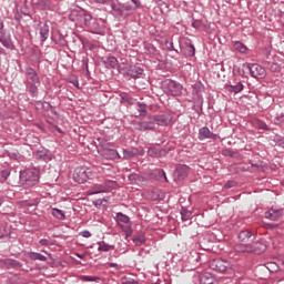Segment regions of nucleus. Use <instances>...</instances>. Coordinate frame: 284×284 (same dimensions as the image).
<instances>
[{
	"mask_svg": "<svg viewBox=\"0 0 284 284\" xmlns=\"http://www.w3.org/2000/svg\"><path fill=\"white\" fill-rule=\"evenodd\" d=\"M180 214L183 222L190 221V219H192V211H189L185 207L181 209Z\"/></svg>",
	"mask_w": 284,
	"mask_h": 284,
	"instance_id": "e433bc0d",
	"label": "nucleus"
},
{
	"mask_svg": "<svg viewBox=\"0 0 284 284\" xmlns=\"http://www.w3.org/2000/svg\"><path fill=\"white\" fill-rule=\"evenodd\" d=\"M230 263L223 261L222 258L212 260L209 264V267L214 272H219L220 274H224L227 272Z\"/></svg>",
	"mask_w": 284,
	"mask_h": 284,
	"instance_id": "0eeeda50",
	"label": "nucleus"
},
{
	"mask_svg": "<svg viewBox=\"0 0 284 284\" xmlns=\"http://www.w3.org/2000/svg\"><path fill=\"white\" fill-rule=\"evenodd\" d=\"M40 245H44L45 247H48V245H52V243H50L47 239H42L40 240Z\"/></svg>",
	"mask_w": 284,
	"mask_h": 284,
	"instance_id": "e2e57ef3",
	"label": "nucleus"
},
{
	"mask_svg": "<svg viewBox=\"0 0 284 284\" xmlns=\"http://www.w3.org/2000/svg\"><path fill=\"white\" fill-rule=\"evenodd\" d=\"M233 250H234V252H239L240 254H250V243H246V244H243V243L235 244Z\"/></svg>",
	"mask_w": 284,
	"mask_h": 284,
	"instance_id": "cd10ccee",
	"label": "nucleus"
},
{
	"mask_svg": "<svg viewBox=\"0 0 284 284\" xmlns=\"http://www.w3.org/2000/svg\"><path fill=\"white\" fill-rule=\"evenodd\" d=\"M122 101H123V103H128V105H134L136 100H134V98H132L128 94H124V95H122Z\"/></svg>",
	"mask_w": 284,
	"mask_h": 284,
	"instance_id": "de8ad7c7",
	"label": "nucleus"
},
{
	"mask_svg": "<svg viewBox=\"0 0 284 284\" xmlns=\"http://www.w3.org/2000/svg\"><path fill=\"white\" fill-rule=\"evenodd\" d=\"M10 159H21V155L19 154V151H13L9 153Z\"/></svg>",
	"mask_w": 284,
	"mask_h": 284,
	"instance_id": "4d7b16f0",
	"label": "nucleus"
},
{
	"mask_svg": "<svg viewBox=\"0 0 284 284\" xmlns=\"http://www.w3.org/2000/svg\"><path fill=\"white\" fill-rule=\"evenodd\" d=\"M223 156H231V159H234L236 156V152L232 151L231 149H224L222 150Z\"/></svg>",
	"mask_w": 284,
	"mask_h": 284,
	"instance_id": "8fccbe9b",
	"label": "nucleus"
},
{
	"mask_svg": "<svg viewBox=\"0 0 284 284\" xmlns=\"http://www.w3.org/2000/svg\"><path fill=\"white\" fill-rule=\"evenodd\" d=\"M275 121L276 123H284V115L277 116Z\"/></svg>",
	"mask_w": 284,
	"mask_h": 284,
	"instance_id": "69168bd1",
	"label": "nucleus"
},
{
	"mask_svg": "<svg viewBox=\"0 0 284 284\" xmlns=\"http://www.w3.org/2000/svg\"><path fill=\"white\" fill-rule=\"evenodd\" d=\"M132 229L130 231L124 232L125 239H130V236H132Z\"/></svg>",
	"mask_w": 284,
	"mask_h": 284,
	"instance_id": "338daca9",
	"label": "nucleus"
},
{
	"mask_svg": "<svg viewBox=\"0 0 284 284\" xmlns=\"http://www.w3.org/2000/svg\"><path fill=\"white\" fill-rule=\"evenodd\" d=\"M165 45L168 48V50H170L171 52L174 51V42H170V41H165Z\"/></svg>",
	"mask_w": 284,
	"mask_h": 284,
	"instance_id": "13d9d810",
	"label": "nucleus"
},
{
	"mask_svg": "<svg viewBox=\"0 0 284 284\" xmlns=\"http://www.w3.org/2000/svg\"><path fill=\"white\" fill-rule=\"evenodd\" d=\"M3 265L4 267H7V270H21V267H23V264H21V262L12 258L3 260Z\"/></svg>",
	"mask_w": 284,
	"mask_h": 284,
	"instance_id": "6ab92c4d",
	"label": "nucleus"
},
{
	"mask_svg": "<svg viewBox=\"0 0 284 284\" xmlns=\"http://www.w3.org/2000/svg\"><path fill=\"white\" fill-rule=\"evenodd\" d=\"M10 236V230L7 225H0V239H8Z\"/></svg>",
	"mask_w": 284,
	"mask_h": 284,
	"instance_id": "a18cd8bd",
	"label": "nucleus"
},
{
	"mask_svg": "<svg viewBox=\"0 0 284 284\" xmlns=\"http://www.w3.org/2000/svg\"><path fill=\"white\" fill-rule=\"evenodd\" d=\"M121 283H122V284H139V281H135V280L132 278V277L123 276V277L121 278Z\"/></svg>",
	"mask_w": 284,
	"mask_h": 284,
	"instance_id": "09e8293b",
	"label": "nucleus"
},
{
	"mask_svg": "<svg viewBox=\"0 0 284 284\" xmlns=\"http://www.w3.org/2000/svg\"><path fill=\"white\" fill-rule=\"evenodd\" d=\"M248 243V254H263L267 250V245L261 241H251Z\"/></svg>",
	"mask_w": 284,
	"mask_h": 284,
	"instance_id": "6e6552de",
	"label": "nucleus"
},
{
	"mask_svg": "<svg viewBox=\"0 0 284 284\" xmlns=\"http://www.w3.org/2000/svg\"><path fill=\"white\" fill-rule=\"evenodd\" d=\"M132 10H133V8H132L131 4L122 3V13H123V12H130V11H132Z\"/></svg>",
	"mask_w": 284,
	"mask_h": 284,
	"instance_id": "6e6d98bb",
	"label": "nucleus"
},
{
	"mask_svg": "<svg viewBox=\"0 0 284 284\" xmlns=\"http://www.w3.org/2000/svg\"><path fill=\"white\" fill-rule=\"evenodd\" d=\"M215 281L211 273H204L200 276L201 284H214Z\"/></svg>",
	"mask_w": 284,
	"mask_h": 284,
	"instance_id": "c756f323",
	"label": "nucleus"
},
{
	"mask_svg": "<svg viewBox=\"0 0 284 284\" xmlns=\"http://www.w3.org/2000/svg\"><path fill=\"white\" fill-rule=\"evenodd\" d=\"M84 17V26L92 32L93 34H100L101 30H103V26L101 24V19H97L92 17L90 12H85Z\"/></svg>",
	"mask_w": 284,
	"mask_h": 284,
	"instance_id": "7ed1b4c3",
	"label": "nucleus"
},
{
	"mask_svg": "<svg viewBox=\"0 0 284 284\" xmlns=\"http://www.w3.org/2000/svg\"><path fill=\"white\" fill-rule=\"evenodd\" d=\"M109 182H104L102 184H95L92 189H91V193L92 194H103V192H108L110 190V184H108Z\"/></svg>",
	"mask_w": 284,
	"mask_h": 284,
	"instance_id": "aec40b11",
	"label": "nucleus"
},
{
	"mask_svg": "<svg viewBox=\"0 0 284 284\" xmlns=\"http://www.w3.org/2000/svg\"><path fill=\"white\" fill-rule=\"evenodd\" d=\"M162 90L164 94H168V97H181L183 93V84L174 80L166 79L162 81Z\"/></svg>",
	"mask_w": 284,
	"mask_h": 284,
	"instance_id": "f03ea898",
	"label": "nucleus"
},
{
	"mask_svg": "<svg viewBox=\"0 0 284 284\" xmlns=\"http://www.w3.org/2000/svg\"><path fill=\"white\" fill-rule=\"evenodd\" d=\"M253 79H265L267 75L265 68L261 67L258 63H248L245 65Z\"/></svg>",
	"mask_w": 284,
	"mask_h": 284,
	"instance_id": "39448f33",
	"label": "nucleus"
},
{
	"mask_svg": "<svg viewBox=\"0 0 284 284\" xmlns=\"http://www.w3.org/2000/svg\"><path fill=\"white\" fill-rule=\"evenodd\" d=\"M94 173L87 166H78L73 172V180L75 183H85L89 179H92Z\"/></svg>",
	"mask_w": 284,
	"mask_h": 284,
	"instance_id": "20e7f679",
	"label": "nucleus"
},
{
	"mask_svg": "<svg viewBox=\"0 0 284 284\" xmlns=\"http://www.w3.org/2000/svg\"><path fill=\"white\" fill-rule=\"evenodd\" d=\"M128 179L132 185H139L140 183H143V181H145V178L136 173L129 174Z\"/></svg>",
	"mask_w": 284,
	"mask_h": 284,
	"instance_id": "c85d7f7f",
	"label": "nucleus"
},
{
	"mask_svg": "<svg viewBox=\"0 0 284 284\" xmlns=\"http://www.w3.org/2000/svg\"><path fill=\"white\" fill-rule=\"evenodd\" d=\"M40 176H41V171L37 168H31L24 171H20L19 184L24 189L34 187V185L39 183Z\"/></svg>",
	"mask_w": 284,
	"mask_h": 284,
	"instance_id": "f257e3e1",
	"label": "nucleus"
},
{
	"mask_svg": "<svg viewBox=\"0 0 284 284\" xmlns=\"http://www.w3.org/2000/svg\"><path fill=\"white\" fill-rule=\"evenodd\" d=\"M34 6L37 10H52V1L50 0H38Z\"/></svg>",
	"mask_w": 284,
	"mask_h": 284,
	"instance_id": "b1692460",
	"label": "nucleus"
},
{
	"mask_svg": "<svg viewBox=\"0 0 284 284\" xmlns=\"http://www.w3.org/2000/svg\"><path fill=\"white\" fill-rule=\"evenodd\" d=\"M152 199H153V201H162L163 193L160 191H155V192H153Z\"/></svg>",
	"mask_w": 284,
	"mask_h": 284,
	"instance_id": "3c124183",
	"label": "nucleus"
},
{
	"mask_svg": "<svg viewBox=\"0 0 284 284\" xmlns=\"http://www.w3.org/2000/svg\"><path fill=\"white\" fill-rule=\"evenodd\" d=\"M148 156H151L152 159H159V149H156V146L149 148Z\"/></svg>",
	"mask_w": 284,
	"mask_h": 284,
	"instance_id": "c03bdc74",
	"label": "nucleus"
},
{
	"mask_svg": "<svg viewBox=\"0 0 284 284\" xmlns=\"http://www.w3.org/2000/svg\"><path fill=\"white\" fill-rule=\"evenodd\" d=\"M254 125L255 128H257V130H264V132H270V126H267V123L263 122V120H254Z\"/></svg>",
	"mask_w": 284,
	"mask_h": 284,
	"instance_id": "473e14b6",
	"label": "nucleus"
},
{
	"mask_svg": "<svg viewBox=\"0 0 284 284\" xmlns=\"http://www.w3.org/2000/svg\"><path fill=\"white\" fill-rule=\"evenodd\" d=\"M79 280L82 281L83 283H88V282L94 283V282L99 281L100 277L90 276V275H81L79 277Z\"/></svg>",
	"mask_w": 284,
	"mask_h": 284,
	"instance_id": "37998d69",
	"label": "nucleus"
},
{
	"mask_svg": "<svg viewBox=\"0 0 284 284\" xmlns=\"http://www.w3.org/2000/svg\"><path fill=\"white\" fill-rule=\"evenodd\" d=\"M95 3H102L104 6H108L110 3V0H94Z\"/></svg>",
	"mask_w": 284,
	"mask_h": 284,
	"instance_id": "0e129e2a",
	"label": "nucleus"
},
{
	"mask_svg": "<svg viewBox=\"0 0 284 284\" xmlns=\"http://www.w3.org/2000/svg\"><path fill=\"white\" fill-rule=\"evenodd\" d=\"M108 6L111 7V10H113L118 17H123V3L115 4L114 0H110Z\"/></svg>",
	"mask_w": 284,
	"mask_h": 284,
	"instance_id": "a878e982",
	"label": "nucleus"
},
{
	"mask_svg": "<svg viewBox=\"0 0 284 284\" xmlns=\"http://www.w3.org/2000/svg\"><path fill=\"white\" fill-rule=\"evenodd\" d=\"M266 270H268V272H271L272 274L278 272L280 267L278 264H276L275 262H268L265 264Z\"/></svg>",
	"mask_w": 284,
	"mask_h": 284,
	"instance_id": "79ce46f5",
	"label": "nucleus"
},
{
	"mask_svg": "<svg viewBox=\"0 0 284 284\" xmlns=\"http://www.w3.org/2000/svg\"><path fill=\"white\" fill-rule=\"evenodd\" d=\"M190 174V166L185 164H178L174 172H173V180L174 181H185L187 175Z\"/></svg>",
	"mask_w": 284,
	"mask_h": 284,
	"instance_id": "423d86ee",
	"label": "nucleus"
},
{
	"mask_svg": "<svg viewBox=\"0 0 284 284\" xmlns=\"http://www.w3.org/2000/svg\"><path fill=\"white\" fill-rule=\"evenodd\" d=\"M180 50L184 57H194L196 54V49L194 44H192V40H185L184 42H180Z\"/></svg>",
	"mask_w": 284,
	"mask_h": 284,
	"instance_id": "1a4fd4ad",
	"label": "nucleus"
},
{
	"mask_svg": "<svg viewBox=\"0 0 284 284\" xmlns=\"http://www.w3.org/2000/svg\"><path fill=\"white\" fill-rule=\"evenodd\" d=\"M264 216L265 219H268V221H278V219L283 216V209L271 207L264 213Z\"/></svg>",
	"mask_w": 284,
	"mask_h": 284,
	"instance_id": "2eb2a0df",
	"label": "nucleus"
},
{
	"mask_svg": "<svg viewBox=\"0 0 284 284\" xmlns=\"http://www.w3.org/2000/svg\"><path fill=\"white\" fill-rule=\"evenodd\" d=\"M51 214L55 219H59V221H65V212L61 211L60 209H52Z\"/></svg>",
	"mask_w": 284,
	"mask_h": 284,
	"instance_id": "72a5a7b5",
	"label": "nucleus"
},
{
	"mask_svg": "<svg viewBox=\"0 0 284 284\" xmlns=\"http://www.w3.org/2000/svg\"><path fill=\"white\" fill-rule=\"evenodd\" d=\"M71 83L74 85V88H79V80L78 79L72 80Z\"/></svg>",
	"mask_w": 284,
	"mask_h": 284,
	"instance_id": "774afa93",
	"label": "nucleus"
},
{
	"mask_svg": "<svg viewBox=\"0 0 284 284\" xmlns=\"http://www.w3.org/2000/svg\"><path fill=\"white\" fill-rule=\"evenodd\" d=\"M154 128H156L154 115L149 116L146 120H142L139 124L140 132H148L150 130H154Z\"/></svg>",
	"mask_w": 284,
	"mask_h": 284,
	"instance_id": "9d476101",
	"label": "nucleus"
},
{
	"mask_svg": "<svg viewBox=\"0 0 284 284\" xmlns=\"http://www.w3.org/2000/svg\"><path fill=\"white\" fill-rule=\"evenodd\" d=\"M104 64H105V68H112L113 70L118 69L119 72H121V65H119V60L112 55L108 57L104 60Z\"/></svg>",
	"mask_w": 284,
	"mask_h": 284,
	"instance_id": "412c9836",
	"label": "nucleus"
},
{
	"mask_svg": "<svg viewBox=\"0 0 284 284\" xmlns=\"http://www.w3.org/2000/svg\"><path fill=\"white\" fill-rule=\"evenodd\" d=\"M135 110H136L135 116H148V104L142 102H136Z\"/></svg>",
	"mask_w": 284,
	"mask_h": 284,
	"instance_id": "5701e85b",
	"label": "nucleus"
},
{
	"mask_svg": "<svg viewBox=\"0 0 284 284\" xmlns=\"http://www.w3.org/2000/svg\"><path fill=\"white\" fill-rule=\"evenodd\" d=\"M0 43H2V45H4L7 50H12V48H14V44H12V40L4 36H0Z\"/></svg>",
	"mask_w": 284,
	"mask_h": 284,
	"instance_id": "2f4dec72",
	"label": "nucleus"
},
{
	"mask_svg": "<svg viewBox=\"0 0 284 284\" xmlns=\"http://www.w3.org/2000/svg\"><path fill=\"white\" fill-rule=\"evenodd\" d=\"M126 74L132 79H141L143 77V68L136 65H130Z\"/></svg>",
	"mask_w": 284,
	"mask_h": 284,
	"instance_id": "a211bd4d",
	"label": "nucleus"
},
{
	"mask_svg": "<svg viewBox=\"0 0 284 284\" xmlns=\"http://www.w3.org/2000/svg\"><path fill=\"white\" fill-rule=\"evenodd\" d=\"M36 159H38V161H52V153H50V151L48 149H40L36 152Z\"/></svg>",
	"mask_w": 284,
	"mask_h": 284,
	"instance_id": "f3484780",
	"label": "nucleus"
},
{
	"mask_svg": "<svg viewBox=\"0 0 284 284\" xmlns=\"http://www.w3.org/2000/svg\"><path fill=\"white\" fill-rule=\"evenodd\" d=\"M234 48L235 50H237V52H241V54H247V47L241 42V41H237L234 43Z\"/></svg>",
	"mask_w": 284,
	"mask_h": 284,
	"instance_id": "4c0bfd02",
	"label": "nucleus"
},
{
	"mask_svg": "<svg viewBox=\"0 0 284 284\" xmlns=\"http://www.w3.org/2000/svg\"><path fill=\"white\" fill-rule=\"evenodd\" d=\"M121 230H123V232H130V230H132V225H124V224H120Z\"/></svg>",
	"mask_w": 284,
	"mask_h": 284,
	"instance_id": "052dcab7",
	"label": "nucleus"
},
{
	"mask_svg": "<svg viewBox=\"0 0 284 284\" xmlns=\"http://www.w3.org/2000/svg\"><path fill=\"white\" fill-rule=\"evenodd\" d=\"M203 26V22L201 20H193L192 21V28H195V30H199Z\"/></svg>",
	"mask_w": 284,
	"mask_h": 284,
	"instance_id": "864d4df0",
	"label": "nucleus"
},
{
	"mask_svg": "<svg viewBox=\"0 0 284 284\" xmlns=\"http://www.w3.org/2000/svg\"><path fill=\"white\" fill-rule=\"evenodd\" d=\"M131 2L133 3L135 10H139V9L143 8V4L141 3V0H131Z\"/></svg>",
	"mask_w": 284,
	"mask_h": 284,
	"instance_id": "5fc2aeb1",
	"label": "nucleus"
},
{
	"mask_svg": "<svg viewBox=\"0 0 284 284\" xmlns=\"http://www.w3.org/2000/svg\"><path fill=\"white\" fill-rule=\"evenodd\" d=\"M39 85H41V82H28V92L31 97H39Z\"/></svg>",
	"mask_w": 284,
	"mask_h": 284,
	"instance_id": "393cba45",
	"label": "nucleus"
},
{
	"mask_svg": "<svg viewBox=\"0 0 284 284\" xmlns=\"http://www.w3.org/2000/svg\"><path fill=\"white\" fill-rule=\"evenodd\" d=\"M29 258H31V261H42V262L48 261V257H45V255L41 253H36V252L29 253Z\"/></svg>",
	"mask_w": 284,
	"mask_h": 284,
	"instance_id": "f704fd0d",
	"label": "nucleus"
},
{
	"mask_svg": "<svg viewBox=\"0 0 284 284\" xmlns=\"http://www.w3.org/2000/svg\"><path fill=\"white\" fill-rule=\"evenodd\" d=\"M153 121L156 125H170L172 122V115H170V113L153 115Z\"/></svg>",
	"mask_w": 284,
	"mask_h": 284,
	"instance_id": "ddd939ff",
	"label": "nucleus"
},
{
	"mask_svg": "<svg viewBox=\"0 0 284 284\" xmlns=\"http://www.w3.org/2000/svg\"><path fill=\"white\" fill-rule=\"evenodd\" d=\"M227 90L234 94H239V92H243V83L239 82L236 85H229Z\"/></svg>",
	"mask_w": 284,
	"mask_h": 284,
	"instance_id": "ea45409f",
	"label": "nucleus"
},
{
	"mask_svg": "<svg viewBox=\"0 0 284 284\" xmlns=\"http://www.w3.org/2000/svg\"><path fill=\"white\" fill-rule=\"evenodd\" d=\"M132 241L134 245H136L138 247H141V245L145 243V233L143 231L136 232L133 235Z\"/></svg>",
	"mask_w": 284,
	"mask_h": 284,
	"instance_id": "4be33fe9",
	"label": "nucleus"
},
{
	"mask_svg": "<svg viewBox=\"0 0 284 284\" xmlns=\"http://www.w3.org/2000/svg\"><path fill=\"white\" fill-rule=\"evenodd\" d=\"M234 185H236V182H234V181H229V182L224 185V187H225L226 190H230V189L234 187Z\"/></svg>",
	"mask_w": 284,
	"mask_h": 284,
	"instance_id": "bf43d9fd",
	"label": "nucleus"
},
{
	"mask_svg": "<svg viewBox=\"0 0 284 284\" xmlns=\"http://www.w3.org/2000/svg\"><path fill=\"white\" fill-rule=\"evenodd\" d=\"M81 236H83V239H90V236H92V233H90V231H82Z\"/></svg>",
	"mask_w": 284,
	"mask_h": 284,
	"instance_id": "680f3d73",
	"label": "nucleus"
},
{
	"mask_svg": "<svg viewBox=\"0 0 284 284\" xmlns=\"http://www.w3.org/2000/svg\"><path fill=\"white\" fill-rule=\"evenodd\" d=\"M115 221L119 226L123 225V223L128 225V223H130V216L119 212L116 213Z\"/></svg>",
	"mask_w": 284,
	"mask_h": 284,
	"instance_id": "7c9ffc66",
	"label": "nucleus"
},
{
	"mask_svg": "<svg viewBox=\"0 0 284 284\" xmlns=\"http://www.w3.org/2000/svg\"><path fill=\"white\" fill-rule=\"evenodd\" d=\"M101 156L106 161H114V159H121V155H119V152L116 150L105 146L101 151Z\"/></svg>",
	"mask_w": 284,
	"mask_h": 284,
	"instance_id": "f8f14e48",
	"label": "nucleus"
},
{
	"mask_svg": "<svg viewBox=\"0 0 284 284\" xmlns=\"http://www.w3.org/2000/svg\"><path fill=\"white\" fill-rule=\"evenodd\" d=\"M48 37H50V26L48 23H44L40 27V40L48 41Z\"/></svg>",
	"mask_w": 284,
	"mask_h": 284,
	"instance_id": "bb28decb",
	"label": "nucleus"
},
{
	"mask_svg": "<svg viewBox=\"0 0 284 284\" xmlns=\"http://www.w3.org/2000/svg\"><path fill=\"white\" fill-rule=\"evenodd\" d=\"M264 65L271 72H281V65H278L276 62H265Z\"/></svg>",
	"mask_w": 284,
	"mask_h": 284,
	"instance_id": "c9c22d12",
	"label": "nucleus"
},
{
	"mask_svg": "<svg viewBox=\"0 0 284 284\" xmlns=\"http://www.w3.org/2000/svg\"><path fill=\"white\" fill-rule=\"evenodd\" d=\"M172 150H174V148H172V146H164V148L160 149L158 152L159 159H163V158L168 156V154H170V152H172Z\"/></svg>",
	"mask_w": 284,
	"mask_h": 284,
	"instance_id": "a19ab883",
	"label": "nucleus"
},
{
	"mask_svg": "<svg viewBox=\"0 0 284 284\" xmlns=\"http://www.w3.org/2000/svg\"><path fill=\"white\" fill-rule=\"evenodd\" d=\"M26 77L30 79L31 81L29 83H41V78H39V73L31 67H27L24 70Z\"/></svg>",
	"mask_w": 284,
	"mask_h": 284,
	"instance_id": "dca6fc26",
	"label": "nucleus"
},
{
	"mask_svg": "<svg viewBox=\"0 0 284 284\" xmlns=\"http://www.w3.org/2000/svg\"><path fill=\"white\" fill-rule=\"evenodd\" d=\"M124 159H134L136 156V150H123Z\"/></svg>",
	"mask_w": 284,
	"mask_h": 284,
	"instance_id": "49530a36",
	"label": "nucleus"
},
{
	"mask_svg": "<svg viewBox=\"0 0 284 284\" xmlns=\"http://www.w3.org/2000/svg\"><path fill=\"white\" fill-rule=\"evenodd\" d=\"M1 179H3V181H8V176H10V171L8 170H2L0 173Z\"/></svg>",
	"mask_w": 284,
	"mask_h": 284,
	"instance_id": "603ef678",
	"label": "nucleus"
},
{
	"mask_svg": "<svg viewBox=\"0 0 284 284\" xmlns=\"http://www.w3.org/2000/svg\"><path fill=\"white\" fill-rule=\"evenodd\" d=\"M205 139H212L213 141H216V139H219V135L210 131L207 126H203L199 130V140L205 141Z\"/></svg>",
	"mask_w": 284,
	"mask_h": 284,
	"instance_id": "4468645a",
	"label": "nucleus"
},
{
	"mask_svg": "<svg viewBox=\"0 0 284 284\" xmlns=\"http://www.w3.org/2000/svg\"><path fill=\"white\" fill-rule=\"evenodd\" d=\"M98 245L99 252H110V250H114V245H110L105 242H99Z\"/></svg>",
	"mask_w": 284,
	"mask_h": 284,
	"instance_id": "58836bf2",
	"label": "nucleus"
},
{
	"mask_svg": "<svg viewBox=\"0 0 284 284\" xmlns=\"http://www.w3.org/2000/svg\"><path fill=\"white\" fill-rule=\"evenodd\" d=\"M237 239L241 243H250L256 241V234L250 230H243L239 233Z\"/></svg>",
	"mask_w": 284,
	"mask_h": 284,
	"instance_id": "9b49d317",
	"label": "nucleus"
}]
</instances>
